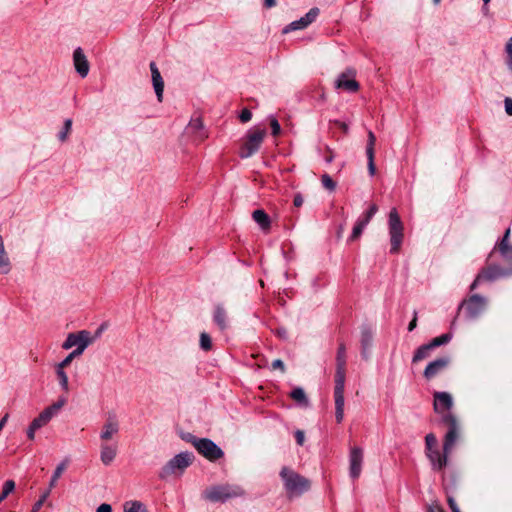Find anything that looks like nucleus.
<instances>
[{
  "label": "nucleus",
  "mask_w": 512,
  "mask_h": 512,
  "mask_svg": "<svg viewBox=\"0 0 512 512\" xmlns=\"http://www.w3.org/2000/svg\"><path fill=\"white\" fill-rule=\"evenodd\" d=\"M427 512H444V510L437 502H435L427 507Z\"/></svg>",
  "instance_id": "3c124183"
},
{
  "label": "nucleus",
  "mask_w": 512,
  "mask_h": 512,
  "mask_svg": "<svg viewBox=\"0 0 512 512\" xmlns=\"http://www.w3.org/2000/svg\"><path fill=\"white\" fill-rule=\"evenodd\" d=\"M378 206L376 204H371L366 212H364L356 221L352 233L349 237V241L357 240L363 233L366 226L369 224L373 216L377 213Z\"/></svg>",
  "instance_id": "ddd939ff"
},
{
  "label": "nucleus",
  "mask_w": 512,
  "mask_h": 512,
  "mask_svg": "<svg viewBox=\"0 0 512 512\" xmlns=\"http://www.w3.org/2000/svg\"><path fill=\"white\" fill-rule=\"evenodd\" d=\"M454 446H451L448 450H445V440L443 441V453L438 448L432 449L426 452V456L431 462L432 469L434 471H441L448 463V454L451 452Z\"/></svg>",
  "instance_id": "4468645a"
},
{
  "label": "nucleus",
  "mask_w": 512,
  "mask_h": 512,
  "mask_svg": "<svg viewBox=\"0 0 512 512\" xmlns=\"http://www.w3.org/2000/svg\"><path fill=\"white\" fill-rule=\"evenodd\" d=\"M327 152L329 153V155L325 157V162L331 163L334 160V154L329 147H327Z\"/></svg>",
  "instance_id": "bf43d9fd"
},
{
  "label": "nucleus",
  "mask_w": 512,
  "mask_h": 512,
  "mask_svg": "<svg viewBox=\"0 0 512 512\" xmlns=\"http://www.w3.org/2000/svg\"><path fill=\"white\" fill-rule=\"evenodd\" d=\"M318 100L322 103L326 101V94L323 90L320 91Z\"/></svg>",
  "instance_id": "e2e57ef3"
},
{
  "label": "nucleus",
  "mask_w": 512,
  "mask_h": 512,
  "mask_svg": "<svg viewBox=\"0 0 512 512\" xmlns=\"http://www.w3.org/2000/svg\"><path fill=\"white\" fill-rule=\"evenodd\" d=\"M264 6L267 8H272L276 5V0H263Z\"/></svg>",
  "instance_id": "680f3d73"
},
{
  "label": "nucleus",
  "mask_w": 512,
  "mask_h": 512,
  "mask_svg": "<svg viewBox=\"0 0 512 512\" xmlns=\"http://www.w3.org/2000/svg\"><path fill=\"white\" fill-rule=\"evenodd\" d=\"M189 129H191L195 132H200V134L198 136L199 140H203L206 137L205 133L202 131L203 123L198 118L191 120V122L189 123Z\"/></svg>",
  "instance_id": "f704fd0d"
},
{
  "label": "nucleus",
  "mask_w": 512,
  "mask_h": 512,
  "mask_svg": "<svg viewBox=\"0 0 512 512\" xmlns=\"http://www.w3.org/2000/svg\"><path fill=\"white\" fill-rule=\"evenodd\" d=\"M337 123L340 125L341 129H342L345 133H347V132H348V129H349V128H348V125H347L346 123H344V122H337Z\"/></svg>",
  "instance_id": "0e129e2a"
},
{
  "label": "nucleus",
  "mask_w": 512,
  "mask_h": 512,
  "mask_svg": "<svg viewBox=\"0 0 512 512\" xmlns=\"http://www.w3.org/2000/svg\"><path fill=\"white\" fill-rule=\"evenodd\" d=\"M119 432V422L114 415H109L106 419L102 431L100 433V438L103 441L110 440L114 435Z\"/></svg>",
  "instance_id": "6ab92c4d"
},
{
  "label": "nucleus",
  "mask_w": 512,
  "mask_h": 512,
  "mask_svg": "<svg viewBox=\"0 0 512 512\" xmlns=\"http://www.w3.org/2000/svg\"><path fill=\"white\" fill-rule=\"evenodd\" d=\"M194 460V455L191 452H181L175 455L168 463L162 467L159 477L164 479L177 472L182 473L189 467Z\"/></svg>",
  "instance_id": "1a4fd4ad"
},
{
  "label": "nucleus",
  "mask_w": 512,
  "mask_h": 512,
  "mask_svg": "<svg viewBox=\"0 0 512 512\" xmlns=\"http://www.w3.org/2000/svg\"><path fill=\"white\" fill-rule=\"evenodd\" d=\"M363 450L360 447H352L349 453V475L357 479L362 471Z\"/></svg>",
  "instance_id": "2eb2a0df"
},
{
  "label": "nucleus",
  "mask_w": 512,
  "mask_h": 512,
  "mask_svg": "<svg viewBox=\"0 0 512 512\" xmlns=\"http://www.w3.org/2000/svg\"><path fill=\"white\" fill-rule=\"evenodd\" d=\"M276 334H277L279 337H281V338L285 339V338H286V336H287V331H286V329H284V328H279V329H277V330H276Z\"/></svg>",
  "instance_id": "052dcab7"
},
{
  "label": "nucleus",
  "mask_w": 512,
  "mask_h": 512,
  "mask_svg": "<svg viewBox=\"0 0 512 512\" xmlns=\"http://www.w3.org/2000/svg\"><path fill=\"white\" fill-rule=\"evenodd\" d=\"M509 235L510 229H507L502 239L497 243L494 249L490 252L488 256V261H492L496 257V250L511 248L512 245H509Z\"/></svg>",
  "instance_id": "cd10ccee"
},
{
  "label": "nucleus",
  "mask_w": 512,
  "mask_h": 512,
  "mask_svg": "<svg viewBox=\"0 0 512 512\" xmlns=\"http://www.w3.org/2000/svg\"><path fill=\"white\" fill-rule=\"evenodd\" d=\"M304 200L301 194H296L293 199V204L296 207H300L303 204Z\"/></svg>",
  "instance_id": "6e6d98bb"
},
{
  "label": "nucleus",
  "mask_w": 512,
  "mask_h": 512,
  "mask_svg": "<svg viewBox=\"0 0 512 512\" xmlns=\"http://www.w3.org/2000/svg\"><path fill=\"white\" fill-rule=\"evenodd\" d=\"M490 2V0H483V11L484 13H486L488 11V3Z\"/></svg>",
  "instance_id": "338daca9"
},
{
  "label": "nucleus",
  "mask_w": 512,
  "mask_h": 512,
  "mask_svg": "<svg viewBox=\"0 0 512 512\" xmlns=\"http://www.w3.org/2000/svg\"><path fill=\"white\" fill-rule=\"evenodd\" d=\"M65 399H59L57 402L45 408L33 421L30 423L34 429H40L55 416L58 411L64 406Z\"/></svg>",
  "instance_id": "f8f14e48"
},
{
  "label": "nucleus",
  "mask_w": 512,
  "mask_h": 512,
  "mask_svg": "<svg viewBox=\"0 0 512 512\" xmlns=\"http://www.w3.org/2000/svg\"><path fill=\"white\" fill-rule=\"evenodd\" d=\"M436 448H437V438H436L435 434L428 433L425 436V452L430 451L432 449H436Z\"/></svg>",
  "instance_id": "4c0bfd02"
},
{
  "label": "nucleus",
  "mask_w": 512,
  "mask_h": 512,
  "mask_svg": "<svg viewBox=\"0 0 512 512\" xmlns=\"http://www.w3.org/2000/svg\"><path fill=\"white\" fill-rule=\"evenodd\" d=\"M117 454V447L108 445V444H101V452H100V459L104 465H110Z\"/></svg>",
  "instance_id": "b1692460"
},
{
  "label": "nucleus",
  "mask_w": 512,
  "mask_h": 512,
  "mask_svg": "<svg viewBox=\"0 0 512 512\" xmlns=\"http://www.w3.org/2000/svg\"><path fill=\"white\" fill-rule=\"evenodd\" d=\"M455 486H456L455 481L453 482L452 485H450L449 483H447V480H444V488H445L446 494H447L448 506L452 512H460V509L455 501V498L451 493L452 490L455 488Z\"/></svg>",
  "instance_id": "bb28decb"
},
{
  "label": "nucleus",
  "mask_w": 512,
  "mask_h": 512,
  "mask_svg": "<svg viewBox=\"0 0 512 512\" xmlns=\"http://www.w3.org/2000/svg\"><path fill=\"white\" fill-rule=\"evenodd\" d=\"M8 419V414H6L1 420H0V428L3 429L4 425L6 424Z\"/></svg>",
  "instance_id": "69168bd1"
},
{
  "label": "nucleus",
  "mask_w": 512,
  "mask_h": 512,
  "mask_svg": "<svg viewBox=\"0 0 512 512\" xmlns=\"http://www.w3.org/2000/svg\"><path fill=\"white\" fill-rule=\"evenodd\" d=\"M71 129H72V120L66 119L62 130L58 134V139L61 142H64L67 139L68 134L71 132Z\"/></svg>",
  "instance_id": "e433bc0d"
},
{
  "label": "nucleus",
  "mask_w": 512,
  "mask_h": 512,
  "mask_svg": "<svg viewBox=\"0 0 512 512\" xmlns=\"http://www.w3.org/2000/svg\"><path fill=\"white\" fill-rule=\"evenodd\" d=\"M509 68L512 70V59L507 61Z\"/></svg>",
  "instance_id": "774afa93"
},
{
  "label": "nucleus",
  "mask_w": 512,
  "mask_h": 512,
  "mask_svg": "<svg viewBox=\"0 0 512 512\" xmlns=\"http://www.w3.org/2000/svg\"><path fill=\"white\" fill-rule=\"evenodd\" d=\"M486 299L478 294L470 296L462 301L458 308V313H463L468 320L476 319L484 311Z\"/></svg>",
  "instance_id": "9d476101"
},
{
  "label": "nucleus",
  "mask_w": 512,
  "mask_h": 512,
  "mask_svg": "<svg viewBox=\"0 0 512 512\" xmlns=\"http://www.w3.org/2000/svg\"><path fill=\"white\" fill-rule=\"evenodd\" d=\"M124 512H149L140 501H127L124 504Z\"/></svg>",
  "instance_id": "7c9ffc66"
},
{
  "label": "nucleus",
  "mask_w": 512,
  "mask_h": 512,
  "mask_svg": "<svg viewBox=\"0 0 512 512\" xmlns=\"http://www.w3.org/2000/svg\"><path fill=\"white\" fill-rule=\"evenodd\" d=\"M46 499V495H43L32 507L31 512H38L42 507L44 501Z\"/></svg>",
  "instance_id": "8fccbe9b"
},
{
  "label": "nucleus",
  "mask_w": 512,
  "mask_h": 512,
  "mask_svg": "<svg viewBox=\"0 0 512 512\" xmlns=\"http://www.w3.org/2000/svg\"><path fill=\"white\" fill-rule=\"evenodd\" d=\"M430 352H431V348L428 345V343L421 345L415 351L413 358H412V362L417 363L419 361H422V360L428 358L430 356Z\"/></svg>",
  "instance_id": "c756f323"
},
{
  "label": "nucleus",
  "mask_w": 512,
  "mask_h": 512,
  "mask_svg": "<svg viewBox=\"0 0 512 512\" xmlns=\"http://www.w3.org/2000/svg\"><path fill=\"white\" fill-rule=\"evenodd\" d=\"M75 357L72 356L71 353H69L60 363H58L57 365L60 366V368H65L67 366L70 365V363L72 362V360L74 359Z\"/></svg>",
  "instance_id": "49530a36"
},
{
  "label": "nucleus",
  "mask_w": 512,
  "mask_h": 512,
  "mask_svg": "<svg viewBox=\"0 0 512 512\" xmlns=\"http://www.w3.org/2000/svg\"><path fill=\"white\" fill-rule=\"evenodd\" d=\"M36 431L37 429H34V427L30 424L27 429V437L29 440H34Z\"/></svg>",
  "instance_id": "13d9d810"
},
{
  "label": "nucleus",
  "mask_w": 512,
  "mask_h": 512,
  "mask_svg": "<svg viewBox=\"0 0 512 512\" xmlns=\"http://www.w3.org/2000/svg\"><path fill=\"white\" fill-rule=\"evenodd\" d=\"M504 104L506 113L512 116V99L507 97L504 101Z\"/></svg>",
  "instance_id": "603ef678"
},
{
  "label": "nucleus",
  "mask_w": 512,
  "mask_h": 512,
  "mask_svg": "<svg viewBox=\"0 0 512 512\" xmlns=\"http://www.w3.org/2000/svg\"><path fill=\"white\" fill-rule=\"evenodd\" d=\"M89 343H90V341L81 342L80 345L77 346L76 349L71 352L72 356H74V357L80 356L84 352V350L87 348Z\"/></svg>",
  "instance_id": "37998d69"
},
{
  "label": "nucleus",
  "mask_w": 512,
  "mask_h": 512,
  "mask_svg": "<svg viewBox=\"0 0 512 512\" xmlns=\"http://www.w3.org/2000/svg\"><path fill=\"white\" fill-rule=\"evenodd\" d=\"M356 71L353 68H347L343 71L335 81V87L337 89H343L345 91L355 93L359 90L360 85L355 79Z\"/></svg>",
  "instance_id": "9b49d317"
},
{
  "label": "nucleus",
  "mask_w": 512,
  "mask_h": 512,
  "mask_svg": "<svg viewBox=\"0 0 512 512\" xmlns=\"http://www.w3.org/2000/svg\"><path fill=\"white\" fill-rule=\"evenodd\" d=\"M199 345H200V348L206 352H208L212 349V339L208 333H206V332L200 333Z\"/></svg>",
  "instance_id": "72a5a7b5"
},
{
  "label": "nucleus",
  "mask_w": 512,
  "mask_h": 512,
  "mask_svg": "<svg viewBox=\"0 0 512 512\" xmlns=\"http://www.w3.org/2000/svg\"><path fill=\"white\" fill-rule=\"evenodd\" d=\"M451 359L449 356H443L440 358L431 361L425 368L423 376L427 380H431L432 378L439 375L443 372L449 365Z\"/></svg>",
  "instance_id": "dca6fc26"
},
{
  "label": "nucleus",
  "mask_w": 512,
  "mask_h": 512,
  "mask_svg": "<svg viewBox=\"0 0 512 512\" xmlns=\"http://www.w3.org/2000/svg\"><path fill=\"white\" fill-rule=\"evenodd\" d=\"M65 469H66V463L65 462L60 463L56 467L55 471L53 472L51 481H50V486L51 487H53L55 485V483L61 477V475H62V473L64 472Z\"/></svg>",
  "instance_id": "ea45409f"
},
{
  "label": "nucleus",
  "mask_w": 512,
  "mask_h": 512,
  "mask_svg": "<svg viewBox=\"0 0 512 512\" xmlns=\"http://www.w3.org/2000/svg\"><path fill=\"white\" fill-rule=\"evenodd\" d=\"M388 230L390 236V253L398 254L404 240V225L396 208H392L388 216Z\"/></svg>",
  "instance_id": "20e7f679"
},
{
  "label": "nucleus",
  "mask_w": 512,
  "mask_h": 512,
  "mask_svg": "<svg viewBox=\"0 0 512 512\" xmlns=\"http://www.w3.org/2000/svg\"><path fill=\"white\" fill-rule=\"evenodd\" d=\"M73 61H74V66H75L77 73L82 78H85L89 73V62H88L83 50L80 47L75 49V51L73 53Z\"/></svg>",
  "instance_id": "a211bd4d"
},
{
  "label": "nucleus",
  "mask_w": 512,
  "mask_h": 512,
  "mask_svg": "<svg viewBox=\"0 0 512 512\" xmlns=\"http://www.w3.org/2000/svg\"><path fill=\"white\" fill-rule=\"evenodd\" d=\"M65 368H60V366H56V375L59 381V384L65 392L69 391V383H68V376L66 372L64 371Z\"/></svg>",
  "instance_id": "473e14b6"
},
{
  "label": "nucleus",
  "mask_w": 512,
  "mask_h": 512,
  "mask_svg": "<svg viewBox=\"0 0 512 512\" xmlns=\"http://www.w3.org/2000/svg\"><path fill=\"white\" fill-rule=\"evenodd\" d=\"M280 476L284 482L286 491L290 495H301L310 488V482L308 479L288 467H283L281 469Z\"/></svg>",
  "instance_id": "39448f33"
},
{
  "label": "nucleus",
  "mask_w": 512,
  "mask_h": 512,
  "mask_svg": "<svg viewBox=\"0 0 512 512\" xmlns=\"http://www.w3.org/2000/svg\"><path fill=\"white\" fill-rule=\"evenodd\" d=\"M204 498L211 502H226L229 499L241 497L244 490L238 485H215L204 491Z\"/></svg>",
  "instance_id": "423d86ee"
},
{
  "label": "nucleus",
  "mask_w": 512,
  "mask_h": 512,
  "mask_svg": "<svg viewBox=\"0 0 512 512\" xmlns=\"http://www.w3.org/2000/svg\"><path fill=\"white\" fill-rule=\"evenodd\" d=\"M505 50L508 54V60H512V37L506 43Z\"/></svg>",
  "instance_id": "864d4df0"
},
{
  "label": "nucleus",
  "mask_w": 512,
  "mask_h": 512,
  "mask_svg": "<svg viewBox=\"0 0 512 512\" xmlns=\"http://www.w3.org/2000/svg\"><path fill=\"white\" fill-rule=\"evenodd\" d=\"M252 218L260 226L262 230H268L270 228V217L264 210H254L252 213Z\"/></svg>",
  "instance_id": "393cba45"
},
{
  "label": "nucleus",
  "mask_w": 512,
  "mask_h": 512,
  "mask_svg": "<svg viewBox=\"0 0 512 512\" xmlns=\"http://www.w3.org/2000/svg\"><path fill=\"white\" fill-rule=\"evenodd\" d=\"M97 512H112V507L109 504L103 503L97 508Z\"/></svg>",
  "instance_id": "4d7b16f0"
},
{
  "label": "nucleus",
  "mask_w": 512,
  "mask_h": 512,
  "mask_svg": "<svg viewBox=\"0 0 512 512\" xmlns=\"http://www.w3.org/2000/svg\"><path fill=\"white\" fill-rule=\"evenodd\" d=\"M190 442L196 450L209 461H216L223 457L222 449L208 438H198L190 433L183 437Z\"/></svg>",
  "instance_id": "0eeeda50"
},
{
  "label": "nucleus",
  "mask_w": 512,
  "mask_h": 512,
  "mask_svg": "<svg viewBox=\"0 0 512 512\" xmlns=\"http://www.w3.org/2000/svg\"><path fill=\"white\" fill-rule=\"evenodd\" d=\"M290 397L295 401L297 402L298 404L302 405V406H308L309 404V401H308V398L304 392V390L301 388V387H296L294 388L291 393H290Z\"/></svg>",
  "instance_id": "c85d7f7f"
},
{
  "label": "nucleus",
  "mask_w": 512,
  "mask_h": 512,
  "mask_svg": "<svg viewBox=\"0 0 512 512\" xmlns=\"http://www.w3.org/2000/svg\"><path fill=\"white\" fill-rule=\"evenodd\" d=\"M512 276V247L496 250V257L492 261L487 260L486 266L476 276L470 286L474 290L483 282H493L500 278Z\"/></svg>",
  "instance_id": "f03ea898"
},
{
  "label": "nucleus",
  "mask_w": 512,
  "mask_h": 512,
  "mask_svg": "<svg viewBox=\"0 0 512 512\" xmlns=\"http://www.w3.org/2000/svg\"><path fill=\"white\" fill-rule=\"evenodd\" d=\"M266 135L265 129L253 128L250 129L247 134L245 141L240 147L239 156L242 159L249 158L254 155L261 147V144Z\"/></svg>",
  "instance_id": "6e6552de"
},
{
  "label": "nucleus",
  "mask_w": 512,
  "mask_h": 512,
  "mask_svg": "<svg viewBox=\"0 0 512 512\" xmlns=\"http://www.w3.org/2000/svg\"><path fill=\"white\" fill-rule=\"evenodd\" d=\"M149 66H150L151 75H152L153 87H154L155 93L157 95L158 101L161 102L162 97H163V91H164V81L162 79L160 71L157 68L155 62H151Z\"/></svg>",
  "instance_id": "412c9836"
},
{
  "label": "nucleus",
  "mask_w": 512,
  "mask_h": 512,
  "mask_svg": "<svg viewBox=\"0 0 512 512\" xmlns=\"http://www.w3.org/2000/svg\"><path fill=\"white\" fill-rule=\"evenodd\" d=\"M318 14H319V9L318 8H312L303 16V20L306 21V24L310 25L312 22L315 21V19L317 18Z\"/></svg>",
  "instance_id": "79ce46f5"
},
{
  "label": "nucleus",
  "mask_w": 512,
  "mask_h": 512,
  "mask_svg": "<svg viewBox=\"0 0 512 512\" xmlns=\"http://www.w3.org/2000/svg\"><path fill=\"white\" fill-rule=\"evenodd\" d=\"M376 137L372 131L368 132V141L366 146V156L368 160V172L370 176H374L376 173V166H375V146Z\"/></svg>",
  "instance_id": "aec40b11"
},
{
  "label": "nucleus",
  "mask_w": 512,
  "mask_h": 512,
  "mask_svg": "<svg viewBox=\"0 0 512 512\" xmlns=\"http://www.w3.org/2000/svg\"><path fill=\"white\" fill-rule=\"evenodd\" d=\"M213 321L221 331L229 328L227 312L222 305H216L213 312Z\"/></svg>",
  "instance_id": "5701e85b"
},
{
  "label": "nucleus",
  "mask_w": 512,
  "mask_h": 512,
  "mask_svg": "<svg viewBox=\"0 0 512 512\" xmlns=\"http://www.w3.org/2000/svg\"><path fill=\"white\" fill-rule=\"evenodd\" d=\"M295 439L298 445L302 446L304 444L305 435L302 430H297L295 432Z\"/></svg>",
  "instance_id": "09e8293b"
},
{
  "label": "nucleus",
  "mask_w": 512,
  "mask_h": 512,
  "mask_svg": "<svg viewBox=\"0 0 512 512\" xmlns=\"http://www.w3.org/2000/svg\"><path fill=\"white\" fill-rule=\"evenodd\" d=\"M270 126L272 129V135L277 136L281 131V127L278 120L276 118H271Z\"/></svg>",
  "instance_id": "a18cd8bd"
},
{
  "label": "nucleus",
  "mask_w": 512,
  "mask_h": 512,
  "mask_svg": "<svg viewBox=\"0 0 512 512\" xmlns=\"http://www.w3.org/2000/svg\"><path fill=\"white\" fill-rule=\"evenodd\" d=\"M307 26H308V24H306V21L303 20V17H301L299 20L291 22L284 29V32L287 33V32H290V31L301 30V29L306 28Z\"/></svg>",
  "instance_id": "c9c22d12"
},
{
  "label": "nucleus",
  "mask_w": 512,
  "mask_h": 512,
  "mask_svg": "<svg viewBox=\"0 0 512 512\" xmlns=\"http://www.w3.org/2000/svg\"><path fill=\"white\" fill-rule=\"evenodd\" d=\"M271 368L272 369H280L282 372H285V366H284V363L281 359H275L272 363H271Z\"/></svg>",
  "instance_id": "de8ad7c7"
},
{
  "label": "nucleus",
  "mask_w": 512,
  "mask_h": 512,
  "mask_svg": "<svg viewBox=\"0 0 512 512\" xmlns=\"http://www.w3.org/2000/svg\"><path fill=\"white\" fill-rule=\"evenodd\" d=\"M346 375V346L340 342L336 354V373H335V418L337 423H341L344 418V388Z\"/></svg>",
  "instance_id": "7ed1b4c3"
},
{
  "label": "nucleus",
  "mask_w": 512,
  "mask_h": 512,
  "mask_svg": "<svg viewBox=\"0 0 512 512\" xmlns=\"http://www.w3.org/2000/svg\"><path fill=\"white\" fill-rule=\"evenodd\" d=\"M417 326V312L415 311L414 312V316H413V319L410 321L409 325H408V331H413Z\"/></svg>",
  "instance_id": "5fc2aeb1"
},
{
  "label": "nucleus",
  "mask_w": 512,
  "mask_h": 512,
  "mask_svg": "<svg viewBox=\"0 0 512 512\" xmlns=\"http://www.w3.org/2000/svg\"><path fill=\"white\" fill-rule=\"evenodd\" d=\"M14 489L15 482L13 480H7L3 485L2 492L0 493V499L4 500Z\"/></svg>",
  "instance_id": "a19ab883"
},
{
  "label": "nucleus",
  "mask_w": 512,
  "mask_h": 512,
  "mask_svg": "<svg viewBox=\"0 0 512 512\" xmlns=\"http://www.w3.org/2000/svg\"><path fill=\"white\" fill-rule=\"evenodd\" d=\"M251 118H252V113H251V111H250L249 109H247V108H244V109L241 111L240 115H239V119H240V121H241V122H243V123H246V122L250 121V120H251Z\"/></svg>",
  "instance_id": "c03bdc74"
},
{
  "label": "nucleus",
  "mask_w": 512,
  "mask_h": 512,
  "mask_svg": "<svg viewBox=\"0 0 512 512\" xmlns=\"http://www.w3.org/2000/svg\"><path fill=\"white\" fill-rule=\"evenodd\" d=\"M452 339V335L450 333L442 334L438 337L433 338L428 345L430 346L431 350H433L436 347H439L441 345H445L450 342Z\"/></svg>",
  "instance_id": "2f4dec72"
},
{
  "label": "nucleus",
  "mask_w": 512,
  "mask_h": 512,
  "mask_svg": "<svg viewBox=\"0 0 512 512\" xmlns=\"http://www.w3.org/2000/svg\"><path fill=\"white\" fill-rule=\"evenodd\" d=\"M0 269L4 274L9 273L11 270V263L9 257L5 251L4 241L2 236L0 235Z\"/></svg>",
  "instance_id": "a878e982"
},
{
  "label": "nucleus",
  "mask_w": 512,
  "mask_h": 512,
  "mask_svg": "<svg viewBox=\"0 0 512 512\" xmlns=\"http://www.w3.org/2000/svg\"><path fill=\"white\" fill-rule=\"evenodd\" d=\"M83 341H90L88 331L82 330L78 333H70L68 334L66 340L63 342L62 348L68 350L74 346H79Z\"/></svg>",
  "instance_id": "4be33fe9"
},
{
  "label": "nucleus",
  "mask_w": 512,
  "mask_h": 512,
  "mask_svg": "<svg viewBox=\"0 0 512 512\" xmlns=\"http://www.w3.org/2000/svg\"><path fill=\"white\" fill-rule=\"evenodd\" d=\"M452 396L447 392H435L433 408L440 415V421L448 430L445 434V450L454 446L461 434V426L457 417L451 412Z\"/></svg>",
  "instance_id": "f257e3e1"
},
{
  "label": "nucleus",
  "mask_w": 512,
  "mask_h": 512,
  "mask_svg": "<svg viewBox=\"0 0 512 512\" xmlns=\"http://www.w3.org/2000/svg\"><path fill=\"white\" fill-rule=\"evenodd\" d=\"M321 183L323 187L329 191H334L336 189V182L328 174H323L321 176Z\"/></svg>",
  "instance_id": "58836bf2"
},
{
  "label": "nucleus",
  "mask_w": 512,
  "mask_h": 512,
  "mask_svg": "<svg viewBox=\"0 0 512 512\" xmlns=\"http://www.w3.org/2000/svg\"><path fill=\"white\" fill-rule=\"evenodd\" d=\"M360 342H361V355L362 358L367 360L369 359L370 353L369 350L373 343V331L371 327L368 325H363L360 331Z\"/></svg>",
  "instance_id": "f3484780"
}]
</instances>
